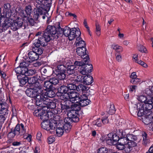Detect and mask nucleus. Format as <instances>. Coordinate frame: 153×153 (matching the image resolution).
<instances>
[{
  "label": "nucleus",
  "mask_w": 153,
  "mask_h": 153,
  "mask_svg": "<svg viewBox=\"0 0 153 153\" xmlns=\"http://www.w3.org/2000/svg\"><path fill=\"white\" fill-rule=\"evenodd\" d=\"M28 66L29 61L28 60H26L21 63L19 65L15 70L16 74H19L17 75V77L22 86L27 82L29 83Z\"/></svg>",
  "instance_id": "1"
},
{
  "label": "nucleus",
  "mask_w": 153,
  "mask_h": 153,
  "mask_svg": "<svg viewBox=\"0 0 153 153\" xmlns=\"http://www.w3.org/2000/svg\"><path fill=\"white\" fill-rule=\"evenodd\" d=\"M57 22L56 23V24ZM59 30L56 26L48 25L46 29L43 32L42 36L39 38L38 42H41L42 45H47V43L52 39L51 36L54 39H57L59 36Z\"/></svg>",
  "instance_id": "2"
},
{
  "label": "nucleus",
  "mask_w": 153,
  "mask_h": 153,
  "mask_svg": "<svg viewBox=\"0 0 153 153\" xmlns=\"http://www.w3.org/2000/svg\"><path fill=\"white\" fill-rule=\"evenodd\" d=\"M47 91L45 94L42 93L43 89L40 87H34L33 88H29V91L30 95L29 97L32 98H34L35 99H37L38 96H41L42 95L48 99V97L52 98L55 96V94L54 91L51 89L46 90Z\"/></svg>",
  "instance_id": "3"
},
{
  "label": "nucleus",
  "mask_w": 153,
  "mask_h": 153,
  "mask_svg": "<svg viewBox=\"0 0 153 153\" xmlns=\"http://www.w3.org/2000/svg\"><path fill=\"white\" fill-rule=\"evenodd\" d=\"M36 104L40 107L47 108V110L49 108L54 109L56 107V103L54 101L50 99H46L42 95L38 96V97L36 99Z\"/></svg>",
  "instance_id": "4"
},
{
  "label": "nucleus",
  "mask_w": 153,
  "mask_h": 153,
  "mask_svg": "<svg viewBox=\"0 0 153 153\" xmlns=\"http://www.w3.org/2000/svg\"><path fill=\"white\" fill-rule=\"evenodd\" d=\"M139 101L143 103L142 104L146 106V109L147 110H151L153 108V97L147 95L146 96L141 95L137 98Z\"/></svg>",
  "instance_id": "5"
},
{
  "label": "nucleus",
  "mask_w": 153,
  "mask_h": 153,
  "mask_svg": "<svg viewBox=\"0 0 153 153\" xmlns=\"http://www.w3.org/2000/svg\"><path fill=\"white\" fill-rule=\"evenodd\" d=\"M128 142L125 146L124 151L126 153H129L132 151L137 145V138L136 136L130 135L128 137Z\"/></svg>",
  "instance_id": "6"
},
{
  "label": "nucleus",
  "mask_w": 153,
  "mask_h": 153,
  "mask_svg": "<svg viewBox=\"0 0 153 153\" xmlns=\"http://www.w3.org/2000/svg\"><path fill=\"white\" fill-rule=\"evenodd\" d=\"M40 108L34 111V114L36 116L39 117L43 121H47L49 119V114H51V112L49 111V110H47V108H47Z\"/></svg>",
  "instance_id": "7"
},
{
  "label": "nucleus",
  "mask_w": 153,
  "mask_h": 153,
  "mask_svg": "<svg viewBox=\"0 0 153 153\" xmlns=\"http://www.w3.org/2000/svg\"><path fill=\"white\" fill-rule=\"evenodd\" d=\"M45 121H43L42 123V127L48 131V132L51 134H54L56 126L55 124L54 123L53 125L51 123H48V122Z\"/></svg>",
  "instance_id": "8"
},
{
  "label": "nucleus",
  "mask_w": 153,
  "mask_h": 153,
  "mask_svg": "<svg viewBox=\"0 0 153 153\" xmlns=\"http://www.w3.org/2000/svg\"><path fill=\"white\" fill-rule=\"evenodd\" d=\"M86 47L77 48L76 52L78 55L83 58V61L85 63L89 61V59L88 55L87 54Z\"/></svg>",
  "instance_id": "9"
},
{
  "label": "nucleus",
  "mask_w": 153,
  "mask_h": 153,
  "mask_svg": "<svg viewBox=\"0 0 153 153\" xmlns=\"http://www.w3.org/2000/svg\"><path fill=\"white\" fill-rule=\"evenodd\" d=\"M68 117L64 119V122L70 121L71 122H76L79 121V118L77 116L76 113L74 111L69 112L67 114Z\"/></svg>",
  "instance_id": "10"
},
{
  "label": "nucleus",
  "mask_w": 153,
  "mask_h": 153,
  "mask_svg": "<svg viewBox=\"0 0 153 153\" xmlns=\"http://www.w3.org/2000/svg\"><path fill=\"white\" fill-rule=\"evenodd\" d=\"M56 26L59 30V36L63 34L65 36L69 37L71 30L70 28L67 26L65 27L64 28L61 27L60 26V22H57Z\"/></svg>",
  "instance_id": "11"
},
{
  "label": "nucleus",
  "mask_w": 153,
  "mask_h": 153,
  "mask_svg": "<svg viewBox=\"0 0 153 153\" xmlns=\"http://www.w3.org/2000/svg\"><path fill=\"white\" fill-rule=\"evenodd\" d=\"M44 2L43 0H36V5L37 7V9H34L33 10V12L35 13H41V14H44L42 12V11H40L39 9H40L42 8L43 10H44V8L46 7V5L44 3L43 4V2Z\"/></svg>",
  "instance_id": "12"
},
{
  "label": "nucleus",
  "mask_w": 153,
  "mask_h": 153,
  "mask_svg": "<svg viewBox=\"0 0 153 153\" xmlns=\"http://www.w3.org/2000/svg\"><path fill=\"white\" fill-rule=\"evenodd\" d=\"M17 135L19 134H24L26 132V128L24 127V125L21 123L20 124L17 125L14 129H13Z\"/></svg>",
  "instance_id": "13"
},
{
  "label": "nucleus",
  "mask_w": 153,
  "mask_h": 153,
  "mask_svg": "<svg viewBox=\"0 0 153 153\" xmlns=\"http://www.w3.org/2000/svg\"><path fill=\"white\" fill-rule=\"evenodd\" d=\"M137 109L135 110V111L132 112L133 113L137 112V111H138L137 115L139 117L143 116L145 114H146V111L148 110H147L146 109V106L142 105L141 104H138L137 105Z\"/></svg>",
  "instance_id": "14"
},
{
  "label": "nucleus",
  "mask_w": 153,
  "mask_h": 153,
  "mask_svg": "<svg viewBox=\"0 0 153 153\" xmlns=\"http://www.w3.org/2000/svg\"><path fill=\"white\" fill-rule=\"evenodd\" d=\"M80 105L82 107L86 106L89 104L91 102L90 100L88 99V97L85 95H80L78 102Z\"/></svg>",
  "instance_id": "15"
},
{
  "label": "nucleus",
  "mask_w": 153,
  "mask_h": 153,
  "mask_svg": "<svg viewBox=\"0 0 153 153\" xmlns=\"http://www.w3.org/2000/svg\"><path fill=\"white\" fill-rule=\"evenodd\" d=\"M69 100L72 103H78V100L79 99L80 96L76 91H73L72 92H68Z\"/></svg>",
  "instance_id": "16"
},
{
  "label": "nucleus",
  "mask_w": 153,
  "mask_h": 153,
  "mask_svg": "<svg viewBox=\"0 0 153 153\" xmlns=\"http://www.w3.org/2000/svg\"><path fill=\"white\" fill-rule=\"evenodd\" d=\"M39 38H38L34 43L35 45V47L32 48V50L39 56L41 55L43 53V50L42 49L39 48V47L40 46V45L42 46H45L46 45H43L41 44V42H38V40H39Z\"/></svg>",
  "instance_id": "17"
},
{
  "label": "nucleus",
  "mask_w": 153,
  "mask_h": 153,
  "mask_svg": "<svg viewBox=\"0 0 153 153\" xmlns=\"http://www.w3.org/2000/svg\"><path fill=\"white\" fill-rule=\"evenodd\" d=\"M84 76L81 75H72L71 77L69 79L68 82L76 84L78 82H82L83 81V78Z\"/></svg>",
  "instance_id": "18"
},
{
  "label": "nucleus",
  "mask_w": 153,
  "mask_h": 153,
  "mask_svg": "<svg viewBox=\"0 0 153 153\" xmlns=\"http://www.w3.org/2000/svg\"><path fill=\"white\" fill-rule=\"evenodd\" d=\"M81 34V32L79 30H77L75 28L71 29L68 37L69 40H73L75 37L80 36Z\"/></svg>",
  "instance_id": "19"
},
{
  "label": "nucleus",
  "mask_w": 153,
  "mask_h": 153,
  "mask_svg": "<svg viewBox=\"0 0 153 153\" xmlns=\"http://www.w3.org/2000/svg\"><path fill=\"white\" fill-rule=\"evenodd\" d=\"M75 44L77 48L86 47L85 42L82 39L80 36L76 37Z\"/></svg>",
  "instance_id": "20"
},
{
  "label": "nucleus",
  "mask_w": 153,
  "mask_h": 153,
  "mask_svg": "<svg viewBox=\"0 0 153 153\" xmlns=\"http://www.w3.org/2000/svg\"><path fill=\"white\" fill-rule=\"evenodd\" d=\"M39 58L38 55L33 50L29 52V63L37 60Z\"/></svg>",
  "instance_id": "21"
},
{
  "label": "nucleus",
  "mask_w": 153,
  "mask_h": 153,
  "mask_svg": "<svg viewBox=\"0 0 153 153\" xmlns=\"http://www.w3.org/2000/svg\"><path fill=\"white\" fill-rule=\"evenodd\" d=\"M83 83L87 85H91L93 82V77L90 75L85 76L83 78Z\"/></svg>",
  "instance_id": "22"
},
{
  "label": "nucleus",
  "mask_w": 153,
  "mask_h": 153,
  "mask_svg": "<svg viewBox=\"0 0 153 153\" xmlns=\"http://www.w3.org/2000/svg\"><path fill=\"white\" fill-rule=\"evenodd\" d=\"M117 134H113L112 133H110L107 135V136L109 138L111 137L112 140L113 141L114 143H116V142L118 141L119 142L120 137L118 135H117Z\"/></svg>",
  "instance_id": "23"
},
{
  "label": "nucleus",
  "mask_w": 153,
  "mask_h": 153,
  "mask_svg": "<svg viewBox=\"0 0 153 153\" xmlns=\"http://www.w3.org/2000/svg\"><path fill=\"white\" fill-rule=\"evenodd\" d=\"M7 108L6 103H0V114L5 115L7 111Z\"/></svg>",
  "instance_id": "24"
},
{
  "label": "nucleus",
  "mask_w": 153,
  "mask_h": 153,
  "mask_svg": "<svg viewBox=\"0 0 153 153\" xmlns=\"http://www.w3.org/2000/svg\"><path fill=\"white\" fill-rule=\"evenodd\" d=\"M22 25V22L21 21H18L13 23L11 26V28L13 30H17L19 27Z\"/></svg>",
  "instance_id": "25"
},
{
  "label": "nucleus",
  "mask_w": 153,
  "mask_h": 153,
  "mask_svg": "<svg viewBox=\"0 0 153 153\" xmlns=\"http://www.w3.org/2000/svg\"><path fill=\"white\" fill-rule=\"evenodd\" d=\"M142 135L143 137V144L145 146H147L150 143L149 140L147 138V134L145 132H143Z\"/></svg>",
  "instance_id": "26"
},
{
  "label": "nucleus",
  "mask_w": 153,
  "mask_h": 153,
  "mask_svg": "<svg viewBox=\"0 0 153 153\" xmlns=\"http://www.w3.org/2000/svg\"><path fill=\"white\" fill-rule=\"evenodd\" d=\"M127 130H123L121 129H119L116 131V133L117 135H119L120 137H127L128 135H131V134L127 133H128V132H127L126 131Z\"/></svg>",
  "instance_id": "27"
},
{
  "label": "nucleus",
  "mask_w": 153,
  "mask_h": 153,
  "mask_svg": "<svg viewBox=\"0 0 153 153\" xmlns=\"http://www.w3.org/2000/svg\"><path fill=\"white\" fill-rule=\"evenodd\" d=\"M69 82L70 83H69L67 86L68 92H72L73 91H76L77 87L75 85V84L72 83L71 82Z\"/></svg>",
  "instance_id": "28"
},
{
  "label": "nucleus",
  "mask_w": 153,
  "mask_h": 153,
  "mask_svg": "<svg viewBox=\"0 0 153 153\" xmlns=\"http://www.w3.org/2000/svg\"><path fill=\"white\" fill-rule=\"evenodd\" d=\"M65 123L63 126V130L65 131L66 132L68 133L70 131L71 126V122L70 121L65 122Z\"/></svg>",
  "instance_id": "29"
},
{
  "label": "nucleus",
  "mask_w": 153,
  "mask_h": 153,
  "mask_svg": "<svg viewBox=\"0 0 153 153\" xmlns=\"http://www.w3.org/2000/svg\"><path fill=\"white\" fill-rule=\"evenodd\" d=\"M112 47L113 49L117 53H121L123 51V48L121 46L118 45L113 44L112 45Z\"/></svg>",
  "instance_id": "30"
},
{
  "label": "nucleus",
  "mask_w": 153,
  "mask_h": 153,
  "mask_svg": "<svg viewBox=\"0 0 153 153\" xmlns=\"http://www.w3.org/2000/svg\"><path fill=\"white\" fill-rule=\"evenodd\" d=\"M76 68V67L74 65H68L67 71V74L69 75L73 74L75 72V69Z\"/></svg>",
  "instance_id": "31"
},
{
  "label": "nucleus",
  "mask_w": 153,
  "mask_h": 153,
  "mask_svg": "<svg viewBox=\"0 0 153 153\" xmlns=\"http://www.w3.org/2000/svg\"><path fill=\"white\" fill-rule=\"evenodd\" d=\"M87 90L86 86L82 85H80L77 86L76 91L79 92H85Z\"/></svg>",
  "instance_id": "32"
},
{
  "label": "nucleus",
  "mask_w": 153,
  "mask_h": 153,
  "mask_svg": "<svg viewBox=\"0 0 153 153\" xmlns=\"http://www.w3.org/2000/svg\"><path fill=\"white\" fill-rule=\"evenodd\" d=\"M60 97L62 100H64L65 102H68V103L70 101L68 92L63 93L61 95Z\"/></svg>",
  "instance_id": "33"
},
{
  "label": "nucleus",
  "mask_w": 153,
  "mask_h": 153,
  "mask_svg": "<svg viewBox=\"0 0 153 153\" xmlns=\"http://www.w3.org/2000/svg\"><path fill=\"white\" fill-rule=\"evenodd\" d=\"M87 62H86V63L84 62V64H83L82 66L83 67H85V71H86L87 73H88L91 72V70L92 68V65L90 64H88Z\"/></svg>",
  "instance_id": "34"
},
{
  "label": "nucleus",
  "mask_w": 153,
  "mask_h": 153,
  "mask_svg": "<svg viewBox=\"0 0 153 153\" xmlns=\"http://www.w3.org/2000/svg\"><path fill=\"white\" fill-rule=\"evenodd\" d=\"M130 135H128L127 137H120V140H119V142H120V144H124L125 146L126 144H127L128 142V137Z\"/></svg>",
  "instance_id": "35"
},
{
  "label": "nucleus",
  "mask_w": 153,
  "mask_h": 153,
  "mask_svg": "<svg viewBox=\"0 0 153 153\" xmlns=\"http://www.w3.org/2000/svg\"><path fill=\"white\" fill-rule=\"evenodd\" d=\"M44 87L45 88V90H47L49 89H51L52 87V85L50 82V81H47L45 82L44 84Z\"/></svg>",
  "instance_id": "36"
},
{
  "label": "nucleus",
  "mask_w": 153,
  "mask_h": 153,
  "mask_svg": "<svg viewBox=\"0 0 153 153\" xmlns=\"http://www.w3.org/2000/svg\"><path fill=\"white\" fill-rule=\"evenodd\" d=\"M68 89L67 86L62 85L58 89V91L59 92L63 94V93L68 92Z\"/></svg>",
  "instance_id": "37"
},
{
  "label": "nucleus",
  "mask_w": 153,
  "mask_h": 153,
  "mask_svg": "<svg viewBox=\"0 0 153 153\" xmlns=\"http://www.w3.org/2000/svg\"><path fill=\"white\" fill-rule=\"evenodd\" d=\"M55 131H56V133L57 136L58 137H60L63 134L64 130L62 127H58L56 129H55Z\"/></svg>",
  "instance_id": "38"
},
{
  "label": "nucleus",
  "mask_w": 153,
  "mask_h": 153,
  "mask_svg": "<svg viewBox=\"0 0 153 153\" xmlns=\"http://www.w3.org/2000/svg\"><path fill=\"white\" fill-rule=\"evenodd\" d=\"M68 103V102L64 101L60 104V107H61L62 110L69 109L70 106L67 104Z\"/></svg>",
  "instance_id": "39"
},
{
  "label": "nucleus",
  "mask_w": 153,
  "mask_h": 153,
  "mask_svg": "<svg viewBox=\"0 0 153 153\" xmlns=\"http://www.w3.org/2000/svg\"><path fill=\"white\" fill-rule=\"evenodd\" d=\"M66 69V67L63 65H59L56 70V72H65Z\"/></svg>",
  "instance_id": "40"
},
{
  "label": "nucleus",
  "mask_w": 153,
  "mask_h": 153,
  "mask_svg": "<svg viewBox=\"0 0 153 153\" xmlns=\"http://www.w3.org/2000/svg\"><path fill=\"white\" fill-rule=\"evenodd\" d=\"M49 10H47V12L46 13H44V14H41V13H33V18L35 19L36 20L39 17V16H42V17L43 19H45V18L46 16L45 14L47 13L48 12Z\"/></svg>",
  "instance_id": "41"
},
{
  "label": "nucleus",
  "mask_w": 153,
  "mask_h": 153,
  "mask_svg": "<svg viewBox=\"0 0 153 153\" xmlns=\"http://www.w3.org/2000/svg\"><path fill=\"white\" fill-rule=\"evenodd\" d=\"M79 103L77 104H74L71 105V108L72 109V111L75 112L79 111L81 109Z\"/></svg>",
  "instance_id": "42"
},
{
  "label": "nucleus",
  "mask_w": 153,
  "mask_h": 153,
  "mask_svg": "<svg viewBox=\"0 0 153 153\" xmlns=\"http://www.w3.org/2000/svg\"><path fill=\"white\" fill-rule=\"evenodd\" d=\"M107 137H106V138L104 140V142H105L107 144L109 145H114L116 144V143H114L111 137V138H109L107 136Z\"/></svg>",
  "instance_id": "43"
},
{
  "label": "nucleus",
  "mask_w": 153,
  "mask_h": 153,
  "mask_svg": "<svg viewBox=\"0 0 153 153\" xmlns=\"http://www.w3.org/2000/svg\"><path fill=\"white\" fill-rule=\"evenodd\" d=\"M65 72L56 73V75L59 79L60 80L64 79L66 77Z\"/></svg>",
  "instance_id": "44"
},
{
  "label": "nucleus",
  "mask_w": 153,
  "mask_h": 153,
  "mask_svg": "<svg viewBox=\"0 0 153 153\" xmlns=\"http://www.w3.org/2000/svg\"><path fill=\"white\" fill-rule=\"evenodd\" d=\"M93 124L97 126L98 127L101 126L102 125L101 120L100 118H98L97 120H94L93 122Z\"/></svg>",
  "instance_id": "45"
},
{
  "label": "nucleus",
  "mask_w": 153,
  "mask_h": 153,
  "mask_svg": "<svg viewBox=\"0 0 153 153\" xmlns=\"http://www.w3.org/2000/svg\"><path fill=\"white\" fill-rule=\"evenodd\" d=\"M142 119L143 120V121L145 125H149V126L150 125H151L152 120L150 119L149 117L144 118V119L142 118Z\"/></svg>",
  "instance_id": "46"
},
{
  "label": "nucleus",
  "mask_w": 153,
  "mask_h": 153,
  "mask_svg": "<svg viewBox=\"0 0 153 153\" xmlns=\"http://www.w3.org/2000/svg\"><path fill=\"white\" fill-rule=\"evenodd\" d=\"M37 78L36 77L33 76L31 77H30L29 81L30 82H29V85L30 84L34 85L37 82Z\"/></svg>",
  "instance_id": "47"
},
{
  "label": "nucleus",
  "mask_w": 153,
  "mask_h": 153,
  "mask_svg": "<svg viewBox=\"0 0 153 153\" xmlns=\"http://www.w3.org/2000/svg\"><path fill=\"white\" fill-rule=\"evenodd\" d=\"M17 135L12 129H11V131L8 134L7 136L10 139L13 138L15 135Z\"/></svg>",
  "instance_id": "48"
},
{
  "label": "nucleus",
  "mask_w": 153,
  "mask_h": 153,
  "mask_svg": "<svg viewBox=\"0 0 153 153\" xmlns=\"http://www.w3.org/2000/svg\"><path fill=\"white\" fill-rule=\"evenodd\" d=\"M49 80L52 84L56 85L59 82V80L55 77H53L50 79Z\"/></svg>",
  "instance_id": "49"
},
{
  "label": "nucleus",
  "mask_w": 153,
  "mask_h": 153,
  "mask_svg": "<svg viewBox=\"0 0 153 153\" xmlns=\"http://www.w3.org/2000/svg\"><path fill=\"white\" fill-rule=\"evenodd\" d=\"M115 112V110L114 108V106L113 105H110L109 108V110L108 111V113L110 114H114Z\"/></svg>",
  "instance_id": "50"
},
{
  "label": "nucleus",
  "mask_w": 153,
  "mask_h": 153,
  "mask_svg": "<svg viewBox=\"0 0 153 153\" xmlns=\"http://www.w3.org/2000/svg\"><path fill=\"white\" fill-rule=\"evenodd\" d=\"M85 67H83L82 66H81L80 68H79V71L80 73L82 75L86 74L87 73L86 71H85Z\"/></svg>",
  "instance_id": "51"
},
{
  "label": "nucleus",
  "mask_w": 153,
  "mask_h": 153,
  "mask_svg": "<svg viewBox=\"0 0 153 153\" xmlns=\"http://www.w3.org/2000/svg\"><path fill=\"white\" fill-rule=\"evenodd\" d=\"M84 64V61H83V59L82 62H80L78 61H75L74 63V65L75 67L76 66H79V68H80L81 66H82L83 64Z\"/></svg>",
  "instance_id": "52"
},
{
  "label": "nucleus",
  "mask_w": 153,
  "mask_h": 153,
  "mask_svg": "<svg viewBox=\"0 0 153 153\" xmlns=\"http://www.w3.org/2000/svg\"><path fill=\"white\" fill-rule=\"evenodd\" d=\"M108 116H106L102 118L101 120L102 124L105 125L109 123V120L108 118Z\"/></svg>",
  "instance_id": "53"
},
{
  "label": "nucleus",
  "mask_w": 153,
  "mask_h": 153,
  "mask_svg": "<svg viewBox=\"0 0 153 153\" xmlns=\"http://www.w3.org/2000/svg\"><path fill=\"white\" fill-rule=\"evenodd\" d=\"M138 48L139 51L141 52L145 53L146 51L145 47L142 45H138Z\"/></svg>",
  "instance_id": "54"
},
{
  "label": "nucleus",
  "mask_w": 153,
  "mask_h": 153,
  "mask_svg": "<svg viewBox=\"0 0 153 153\" xmlns=\"http://www.w3.org/2000/svg\"><path fill=\"white\" fill-rule=\"evenodd\" d=\"M43 64V62H39V61H37L35 63H34L32 64H30L29 66L30 65V66L33 65L34 67H39L42 64Z\"/></svg>",
  "instance_id": "55"
},
{
  "label": "nucleus",
  "mask_w": 153,
  "mask_h": 153,
  "mask_svg": "<svg viewBox=\"0 0 153 153\" xmlns=\"http://www.w3.org/2000/svg\"><path fill=\"white\" fill-rule=\"evenodd\" d=\"M131 82L133 84H137L140 82V79L137 78L131 79Z\"/></svg>",
  "instance_id": "56"
},
{
  "label": "nucleus",
  "mask_w": 153,
  "mask_h": 153,
  "mask_svg": "<svg viewBox=\"0 0 153 153\" xmlns=\"http://www.w3.org/2000/svg\"><path fill=\"white\" fill-rule=\"evenodd\" d=\"M98 152L99 153H107V149L105 147H102L99 149Z\"/></svg>",
  "instance_id": "57"
},
{
  "label": "nucleus",
  "mask_w": 153,
  "mask_h": 153,
  "mask_svg": "<svg viewBox=\"0 0 153 153\" xmlns=\"http://www.w3.org/2000/svg\"><path fill=\"white\" fill-rule=\"evenodd\" d=\"M125 146L124 144H120V142H118V143L117 146V149L120 150L123 149L124 150Z\"/></svg>",
  "instance_id": "58"
},
{
  "label": "nucleus",
  "mask_w": 153,
  "mask_h": 153,
  "mask_svg": "<svg viewBox=\"0 0 153 153\" xmlns=\"http://www.w3.org/2000/svg\"><path fill=\"white\" fill-rule=\"evenodd\" d=\"M136 63L140 64L141 66L145 68H146L148 66L145 63L141 60H138L137 62Z\"/></svg>",
  "instance_id": "59"
},
{
  "label": "nucleus",
  "mask_w": 153,
  "mask_h": 153,
  "mask_svg": "<svg viewBox=\"0 0 153 153\" xmlns=\"http://www.w3.org/2000/svg\"><path fill=\"white\" fill-rule=\"evenodd\" d=\"M49 144H51L55 141V138L52 136L49 137L48 139Z\"/></svg>",
  "instance_id": "60"
},
{
  "label": "nucleus",
  "mask_w": 153,
  "mask_h": 153,
  "mask_svg": "<svg viewBox=\"0 0 153 153\" xmlns=\"http://www.w3.org/2000/svg\"><path fill=\"white\" fill-rule=\"evenodd\" d=\"M83 24L85 27L87 29V30L90 34V30L89 27L88 26L87 22L86 19H84L83 22Z\"/></svg>",
  "instance_id": "61"
},
{
  "label": "nucleus",
  "mask_w": 153,
  "mask_h": 153,
  "mask_svg": "<svg viewBox=\"0 0 153 153\" xmlns=\"http://www.w3.org/2000/svg\"><path fill=\"white\" fill-rule=\"evenodd\" d=\"M116 56V59L117 61L119 62L121 61L122 60V58L121 55L120 54L117 55Z\"/></svg>",
  "instance_id": "62"
},
{
  "label": "nucleus",
  "mask_w": 153,
  "mask_h": 153,
  "mask_svg": "<svg viewBox=\"0 0 153 153\" xmlns=\"http://www.w3.org/2000/svg\"><path fill=\"white\" fill-rule=\"evenodd\" d=\"M137 88V86L136 85H131L130 86L129 91L131 92L133 91H135V90Z\"/></svg>",
  "instance_id": "63"
},
{
  "label": "nucleus",
  "mask_w": 153,
  "mask_h": 153,
  "mask_svg": "<svg viewBox=\"0 0 153 153\" xmlns=\"http://www.w3.org/2000/svg\"><path fill=\"white\" fill-rule=\"evenodd\" d=\"M41 136H42V134L40 132H38V133L36 135V138L37 139L39 140L40 141L41 140Z\"/></svg>",
  "instance_id": "64"
}]
</instances>
